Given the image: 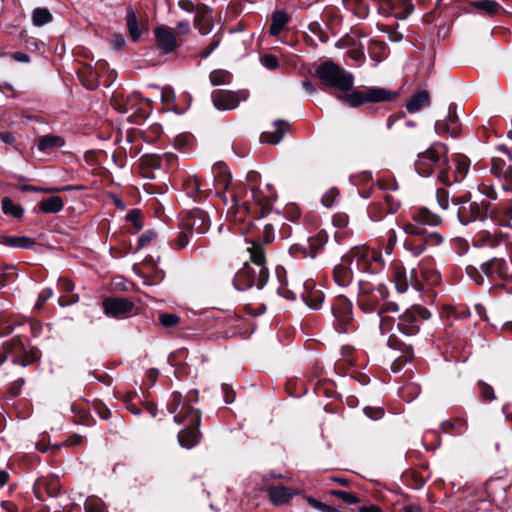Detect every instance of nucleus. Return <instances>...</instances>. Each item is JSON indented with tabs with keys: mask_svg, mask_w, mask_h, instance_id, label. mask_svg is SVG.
<instances>
[{
	"mask_svg": "<svg viewBox=\"0 0 512 512\" xmlns=\"http://www.w3.org/2000/svg\"><path fill=\"white\" fill-rule=\"evenodd\" d=\"M247 251L255 267L245 263L235 274L233 285L239 291H245L254 286L258 289H262L269 279V271L266 267L265 248L261 243L253 242L251 246L247 248Z\"/></svg>",
	"mask_w": 512,
	"mask_h": 512,
	"instance_id": "obj_1",
	"label": "nucleus"
},
{
	"mask_svg": "<svg viewBox=\"0 0 512 512\" xmlns=\"http://www.w3.org/2000/svg\"><path fill=\"white\" fill-rule=\"evenodd\" d=\"M448 147L442 142H435L430 147L421 152L415 161V170L422 177L435 175L438 180L440 171L447 165Z\"/></svg>",
	"mask_w": 512,
	"mask_h": 512,
	"instance_id": "obj_2",
	"label": "nucleus"
},
{
	"mask_svg": "<svg viewBox=\"0 0 512 512\" xmlns=\"http://www.w3.org/2000/svg\"><path fill=\"white\" fill-rule=\"evenodd\" d=\"M508 263L502 257H492L483 262L478 269L475 266L469 265L466 267V273L471 280L478 285L485 284V278L490 283L498 281L512 282V275L508 274Z\"/></svg>",
	"mask_w": 512,
	"mask_h": 512,
	"instance_id": "obj_3",
	"label": "nucleus"
},
{
	"mask_svg": "<svg viewBox=\"0 0 512 512\" xmlns=\"http://www.w3.org/2000/svg\"><path fill=\"white\" fill-rule=\"evenodd\" d=\"M344 260L355 263L358 271L371 275L382 272L385 267L381 252L367 246L351 248L344 254Z\"/></svg>",
	"mask_w": 512,
	"mask_h": 512,
	"instance_id": "obj_4",
	"label": "nucleus"
},
{
	"mask_svg": "<svg viewBox=\"0 0 512 512\" xmlns=\"http://www.w3.org/2000/svg\"><path fill=\"white\" fill-rule=\"evenodd\" d=\"M176 423H187V427L178 433V441L184 448H192L201 437L199 426L201 422V413L188 405H182L180 411L174 416Z\"/></svg>",
	"mask_w": 512,
	"mask_h": 512,
	"instance_id": "obj_5",
	"label": "nucleus"
},
{
	"mask_svg": "<svg viewBox=\"0 0 512 512\" xmlns=\"http://www.w3.org/2000/svg\"><path fill=\"white\" fill-rule=\"evenodd\" d=\"M38 359V350L34 347L26 346L19 335L5 341L3 343V351L0 352V366L10 360L14 365L26 367Z\"/></svg>",
	"mask_w": 512,
	"mask_h": 512,
	"instance_id": "obj_6",
	"label": "nucleus"
},
{
	"mask_svg": "<svg viewBox=\"0 0 512 512\" xmlns=\"http://www.w3.org/2000/svg\"><path fill=\"white\" fill-rule=\"evenodd\" d=\"M315 74L323 84L340 91H350L354 85L353 74L332 61L322 62L316 68Z\"/></svg>",
	"mask_w": 512,
	"mask_h": 512,
	"instance_id": "obj_7",
	"label": "nucleus"
},
{
	"mask_svg": "<svg viewBox=\"0 0 512 512\" xmlns=\"http://www.w3.org/2000/svg\"><path fill=\"white\" fill-rule=\"evenodd\" d=\"M359 292L357 296V305L361 311L366 314L378 312L381 302L388 297V289L382 283L373 284L371 282L360 280Z\"/></svg>",
	"mask_w": 512,
	"mask_h": 512,
	"instance_id": "obj_8",
	"label": "nucleus"
},
{
	"mask_svg": "<svg viewBox=\"0 0 512 512\" xmlns=\"http://www.w3.org/2000/svg\"><path fill=\"white\" fill-rule=\"evenodd\" d=\"M396 93L386 88L369 87L363 90H351L346 95H337L340 101L347 103L350 107H358L366 103H381L394 99Z\"/></svg>",
	"mask_w": 512,
	"mask_h": 512,
	"instance_id": "obj_9",
	"label": "nucleus"
},
{
	"mask_svg": "<svg viewBox=\"0 0 512 512\" xmlns=\"http://www.w3.org/2000/svg\"><path fill=\"white\" fill-rule=\"evenodd\" d=\"M331 312L334 317L333 327L337 332L347 334L356 330L353 305L346 296L339 295L334 298Z\"/></svg>",
	"mask_w": 512,
	"mask_h": 512,
	"instance_id": "obj_10",
	"label": "nucleus"
},
{
	"mask_svg": "<svg viewBox=\"0 0 512 512\" xmlns=\"http://www.w3.org/2000/svg\"><path fill=\"white\" fill-rule=\"evenodd\" d=\"M430 312L420 306H413L397 317V329L405 336H415L419 333L421 324L430 318Z\"/></svg>",
	"mask_w": 512,
	"mask_h": 512,
	"instance_id": "obj_11",
	"label": "nucleus"
},
{
	"mask_svg": "<svg viewBox=\"0 0 512 512\" xmlns=\"http://www.w3.org/2000/svg\"><path fill=\"white\" fill-rule=\"evenodd\" d=\"M470 170V160L462 154L447 160V165L440 171L438 181L446 186L461 182Z\"/></svg>",
	"mask_w": 512,
	"mask_h": 512,
	"instance_id": "obj_12",
	"label": "nucleus"
},
{
	"mask_svg": "<svg viewBox=\"0 0 512 512\" xmlns=\"http://www.w3.org/2000/svg\"><path fill=\"white\" fill-rule=\"evenodd\" d=\"M457 216L462 225H468L477 220L485 222L487 220V201L464 200L457 209Z\"/></svg>",
	"mask_w": 512,
	"mask_h": 512,
	"instance_id": "obj_13",
	"label": "nucleus"
},
{
	"mask_svg": "<svg viewBox=\"0 0 512 512\" xmlns=\"http://www.w3.org/2000/svg\"><path fill=\"white\" fill-rule=\"evenodd\" d=\"M392 278L395 283V287L399 293H405L411 286L416 291H422L424 284H422L417 269L410 271V276L407 275L406 269L399 264L393 266Z\"/></svg>",
	"mask_w": 512,
	"mask_h": 512,
	"instance_id": "obj_14",
	"label": "nucleus"
},
{
	"mask_svg": "<svg viewBox=\"0 0 512 512\" xmlns=\"http://www.w3.org/2000/svg\"><path fill=\"white\" fill-rule=\"evenodd\" d=\"M502 227H511L512 197L502 199L498 203L487 201V220Z\"/></svg>",
	"mask_w": 512,
	"mask_h": 512,
	"instance_id": "obj_15",
	"label": "nucleus"
},
{
	"mask_svg": "<svg viewBox=\"0 0 512 512\" xmlns=\"http://www.w3.org/2000/svg\"><path fill=\"white\" fill-rule=\"evenodd\" d=\"M400 208V201L386 193L383 199L373 201L367 208L369 218L374 222L383 220L388 214H394Z\"/></svg>",
	"mask_w": 512,
	"mask_h": 512,
	"instance_id": "obj_16",
	"label": "nucleus"
},
{
	"mask_svg": "<svg viewBox=\"0 0 512 512\" xmlns=\"http://www.w3.org/2000/svg\"><path fill=\"white\" fill-rule=\"evenodd\" d=\"M210 226L211 221L208 213L200 208L188 211L182 221L183 229L189 231L190 234H205L210 229Z\"/></svg>",
	"mask_w": 512,
	"mask_h": 512,
	"instance_id": "obj_17",
	"label": "nucleus"
},
{
	"mask_svg": "<svg viewBox=\"0 0 512 512\" xmlns=\"http://www.w3.org/2000/svg\"><path fill=\"white\" fill-rule=\"evenodd\" d=\"M105 315L112 318H122L132 313L135 304L129 299L120 297H107L102 302Z\"/></svg>",
	"mask_w": 512,
	"mask_h": 512,
	"instance_id": "obj_18",
	"label": "nucleus"
},
{
	"mask_svg": "<svg viewBox=\"0 0 512 512\" xmlns=\"http://www.w3.org/2000/svg\"><path fill=\"white\" fill-rule=\"evenodd\" d=\"M36 498L44 501L45 495L49 497H56L61 490L60 480L55 475L39 478L33 487Z\"/></svg>",
	"mask_w": 512,
	"mask_h": 512,
	"instance_id": "obj_19",
	"label": "nucleus"
},
{
	"mask_svg": "<svg viewBox=\"0 0 512 512\" xmlns=\"http://www.w3.org/2000/svg\"><path fill=\"white\" fill-rule=\"evenodd\" d=\"M460 121L456 115V106L450 105L448 115L444 120H437L435 123V131L438 135L448 134L457 137L460 134Z\"/></svg>",
	"mask_w": 512,
	"mask_h": 512,
	"instance_id": "obj_20",
	"label": "nucleus"
},
{
	"mask_svg": "<svg viewBox=\"0 0 512 512\" xmlns=\"http://www.w3.org/2000/svg\"><path fill=\"white\" fill-rule=\"evenodd\" d=\"M491 173L503 181L502 187L506 191H512V165L504 159L493 157L491 159Z\"/></svg>",
	"mask_w": 512,
	"mask_h": 512,
	"instance_id": "obj_21",
	"label": "nucleus"
},
{
	"mask_svg": "<svg viewBox=\"0 0 512 512\" xmlns=\"http://www.w3.org/2000/svg\"><path fill=\"white\" fill-rule=\"evenodd\" d=\"M473 245L478 248L496 249L502 246L508 247L507 236L501 233L482 231L473 239Z\"/></svg>",
	"mask_w": 512,
	"mask_h": 512,
	"instance_id": "obj_22",
	"label": "nucleus"
},
{
	"mask_svg": "<svg viewBox=\"0 0 512 512\" xmlns=\"http://www.w3.org/2000/svg\"><path fill=\"white\" fill-rule=\"evenodd\" d=\"M265 491L267 492L270 502L275 506L288 504L297 494L295 490L283 485H270L266 487Z\"/></svg>",
	"mask_w": 512,
	"mask_h": 512,
	"instance_id": "obj_23",
	"label": "nucleus"
},
{
	"mask_svg": "<svg viewBox=\"0 0 512 512\" xmlns=\"http://www.w3.org/2000/svg\"><path fill=\"white\" fill-rule=\"evenodd\" d=\"M213 105L218 110H232L238 107V96L227 90H214L211 94Z\"/></svg>",
	"mask_w": 512,
	"mask_h": 512,
	"instance_id": "obj_24",
	"label": "nucleus"
},
{
	"mask_svg": "<svg viewBox=\"0 0 512 512\" xmlns=\"http://www.w3.org/2000/svg\"><path fill=\"white\" fill-rule=\"evenodd\" d=\"M304 290L301 294L302 300L310 308L317 310L321 307L324 301V293L315 287V283L312 280H308L304 283Z\"/></svg>",
	"mask_w": 512,
	"mask_h": 512,
	"instance_id": "obj_25",
	"label": "nucleus"
},
{
	"mask_svg": "<svg viewBox=\"0 0 512 512\" xmlns=\"http://www.w3.org/2000/svg\"><path fill=\"white\" fill-rule=\"evenodd\" d=\"M154 35L157 41L158 48L164 53L168 54L173 52L177 47V39L175 35L164 27H157L154 29Z\"/></svg>",
	"mask_w": 512,
	"mask_h": 512,
	"instance_id": "obj_26",
	"label": "nucleus"
},
{
	"mask_svg": "<svg viewBox=\"0 0 512 512\" xmlns=\"http://www.w3.org/2000/svg\"><path fill=\"white\" fill-rule=\"evenodd\" d=\"M352 262L344 260V255L341 257V262L336 264L333 268V280L339 287H348L353 281V271L351 269Z\"/></svg>",
	"mask_w": 512,
	"mask_h": 512,
	"instance_id": "obj_27",
	"label": "nucleus"
},
{
	"mask_svg": "<svg viewBox=\"0 0 512 512\" xmlns=\"http://www.w3.org/2000/svg\"><path fill=\"white\" fill-rule=\"evenodd\" d=\"M273 125V131H266L261 134V142L276 145L281 142L285 133L290 130L289 123L281 119L276 120Z\"/></svg>",
	"mask_w": 512,
	"mask_h": 512,
	"instance_id": "obj_28",
	"label": "nucleus"
},
{
	"mask_svg": "<svg viewBox=\"0 0 512 512\" xmlns=\"http://www.w3.org/2000/svg\"><path fill=\"white\" fill-rule=\"evenodd\" d=\"M214 182L217 193L225 191L231 182V175L228 166L223 162H218L213 166Z\"/></svg>",
	"mask_w": 512,
	"mask_h": 512,
	"instance_id": "obj_29",
	"label": "nucleus"
},
{
	"mask_svg": "<svg viewBox=\"0 0 512 512\" xmlns=\"http://www.w3.org/2000/svg\"><path fill=\"white\" fill-rule=\"evenodd\" d=\"M430 105V95L427 90H421L411 95L406 103V109L409 113H416L421 108Z\"/></svg>",
	"mask_w": 512,
	"mask_h": 512,
	"instance_id": "obj_30",
	"label": "nucleus"
},
{
	"mask_svg": "<svg viewBox=\"0 0 512 512\" xmlns=\"http://www.w3.org/2000/svg\"><path fill=\"white\" fill-rule=\"evenodd\" d=\"M412 218L417 224L422 226L436 227L442 223L441 217L427 208H421L414 212Z\"/></svg>",
	"mask_w": 512,
	"mask_h": 512,
	"instance_id": "obj_31",
	"label": "nucleus"
},
{
	"mask_svg": "<svg viewBox=\"0 0 512 512\" xmlns=\"http://www.w3.org/2000/svg\"><path fill=\"white\" fill-rule=\"evenodd\" d=\"M290 16L284 10H275L271 15L269 33L271 36H278L284 27L289 23Z\"/></svg>",
	"mask_w": 512,
	"mask_h": 512,
	"instance_id": "obj_32",
	"label": "nucleus"
},
{
	"mask_svg": "<svg viewBox=\"0 0 512 512\" xmlns=\"http://www.w3.org/2000/svg\"><path fill=\"white\" fill-rule=\"evenodd\" d=\"M64 144L65 141L62 137L53 134L40 136L37 140V148L42 153L50 152L55 148H60L64 146Z\"/></svg>",
	"mask_w": 512,
	"mask_h": 512,
	"instance_id": "obj_33",
	"label": "nucleus"
},
{
	"mask_svg": "<svg viewBox=\"0 0 512 512\" xmlns=\"http://www.w3.org/2000/svg\"><path fill=\"white\" fill-rule=\"evenodd\" d=\"M126 25L132 41L137 42L141 38V30L138 25L137 12L132 6L126 10Z\"/></svg>",
	"mask_w": 512,
	"mask_h": 512,
	"instance_id": "obj_34",
	"label": "nucleus"
},
{
	"mask_svg": "<svg viewBox=\"0 0 512 512\" xmlns=\"http://www.w3.org/2000/svg\"><path fill=\"white\" fill-rule=\"evenodd\" d=\"M0 243L12 248H32L36 242L34 239L27 236H2Z\"/></svg>",
	"mask_w": 512,
	"mask_h": 512,
	"instance_id": "obj_35",
	"label": "nucleus"
},
{
	"mask_svg": "<svg viewBox=\"0 0 512 512\" xmlns=\"http://www.w3.org/2000/svg\"><path fill=\"white\" fill-rule=\"evenodd\" d=\"M183 189L187 196L192 198L204 195V191L201 190V182L196 175H189L183 180Z\"/></svg>",
	"mask_w": 512,
	"mask_h": 512,
	"instance_id": "obj_36",
	"label": "nucleus"
},
{
	"mask_svg": "<svg viewBox=\"0 0 512 512\" xmlns=\"http://www.w3.org/2000/svg\"><path fill=\"white\" fill-rule=\"evenodd\" d=\"M251 195L254 202L258 204L260 207L261 217H263L265 211H268L270 209L271 201L276 199V196L273 195L272 193L270 194V196H263L261 190L257 187L251 188Z\"/></svg>",
	"mask_w": 512,
	"mask_h": 512,
	"instance_id": "obj_37",
	"label": "nucleus"
},
{
	"mask_svg": "<svg viewBox=\"0 0 512 512\" xmlns=\"http://www.w3.org/2000/svg\"><path fill=\"white\" fill-rule=\"evenodd\" d=\"M64 207V202L60 196H51L39 203V209L43 213L56 214Z\"/></svg>",
	"mask_w": 512,
	"mask_h": 512,
	"instance_id": "obj_38",
	"label": "nucleus"
},
{
	"mask_svg": "<svg viewBox=\"0 0 512 512\" xmlns=\"http://www.w3.org/2000/svg\"><path fill=\"white\" fill-rule=\"evenodd\" d=\"M403 247L413 257H419L426 250L423 238H405Z\"/></svg>",
	"mask_w": 512,
	"mask_h": 512,
	"instance_id": "obj_39",
	"label": "nucleus"
},
{
	"mask_svg": "<svg viewBox=\"0 0 512 512\" xmlns=\"http://www.w3.org/2000/svg\"><path fill=\"white\" fill-rule=\"evenodd\" d=\"M1 210L5 215H10L16 219H19L24 214V209L21 205L15 204L9 197H4L1 201Z\"/></svg>",
	"mask_w": 512,
	"mask_h": 512,
	"instance_id": "obj_40",
	"label": "nucleus"
},
{
	"mask_svg": "<svg viewBox=\"0 0 512 512\" xmlns=\"http://www.w3.org/2000/svg\"><path fill=\"white\" fill-rule=\"evenodd\" d=\"M24 323L11 316L0 317V337L8 335L14 331L16 327L22 326Z\"/></svg>",
	"mask_w": 512,
	"mask_h": 512,
	"instance_id": "obj_41",
	"label": "nucleus"
},
{
	"mask_svg": "<svg viewBox=\"0 0 512 512\" xmlns=\"http://www.w3.org/2000/svg\"><path fill=\"white\" fill-rule=\"evenodd\" d=\"M328 241V235L325 231H319L315 235L308 238L307 242L311 252L315 253V257L319 250H321Z\"/></svg>",
	"mask_w": 512,
	"mask_h": 512,
	"instance_id": "obj_42",
	"label": "nucleus"
},
{
	"mask_svg": "<svg viewBox=\"0 0 512 512\" xmlns=\"http://www.w3.org/2000/svg\"><path fill=\"white\" fill-rule=\"evenodd\" d=\"M52 19V14L47 8H36L32 12V22L37 27L50 23Z\"/></svg>",
	"mask_w": 512,
	"mask_h": 512,
	"instance_id": "obj_43",
	"label": "nucleus"
},
{
	"mask_svg": "<svg viewBox=\"0 0 512 512\" xmlns=\"http://www.w3.org/2000/svg\"><path fill=\"white\" fill-rule=\"evenodd\" d=\"M421 282H425L428 285H437L441 281V274L434 269H428L422 265L419 266Z\"/></svg>",
	"mask_w": 512,
	"mask_h": 512,
	"instance_id": "obj_44",
	"label": "nucleus"
},
{
	"mask_svg": "<svg viewBox=\"0 0 512 512\" xmlns=\"http://www.w3.org/2000/svg\"><path fill=\"white\" fill-rule=\"evenodd\" d=\"M231 78V73L223 69L213 70L209 75L210 82L214 86L229 84Z\"/></svg>",
	"mask_w": 512,
	"mask_h": 512,
	"instance_id": "obj_45",
	"label": "nucleus"
},
{
	"mask_svg": "<svg viewBox=\"0 0 512 512\" xmlns=\"http://www.w3.org/2000/svg\"><path fill=\"white\" fill-rule=\"evenodd\" d=\"M289 253L295 258H315V253L311 252L309 245L296 243L290 246Z\"/></svg>",
	"mask_w": 512,
	"mask_h": 512,
	"instance_id": "obj_46",
	"label": "nucleus"
},
{
	"mask_svg": "<svg viewBox=\"0 0 512 512\" xmlns=\"http://www.w3.org/2000/svg\"><path fill=\"white\" fill-rule=\"evenodd\" d=\"M143 167L162 170L164 165L161 162L160 154H145L141 157Z\"/></svg>",
	"mask_w": 512,
	"mask_h": 512,
	"instance_id": "obj_47",
	"label": "nucleus"
},
{
	"mask_svg": "<svg viewBox=\"0 0 512 512\" xmlns=\"http://www.w3.org/2000/svg\"><path fill=\"white\" fill-rule=\"evenodd\" d=\"M17 278V269L13 265H7L4 267L0 274V286L5 287L13 283Z\"/></svg>",
	"mask_w": 512,
	"mask_h": 512,
	"instance_id": "obj_48",
	"label": "nucleus"
},
{
	"mask_svg": "<svg viewBox=\"0 0 512 512\" xmlns=\"http://www.w3.org/2000/svg\"><path fill=\"white\" fill-rule=\"evenodd\" d=\"M478 191L481 195L485 196L486 199L483 201H491L494 203L498 199V193L495 189V187L488 183V182H482L478 185Z\"/></svg>",
	"mask_w": 512,
	"mask_h": 512,
	"instance_id": "obj_49",
	"label": "nucleus"
},
{
	"mask_svg": "<svg viewBox=\"0 0 512 512\" xmlns=\"http://www.w3.org/2000/svg\"><path fill=\"white\" fill-rule=\"evenodd\" d=\"M380 318L379 329L382 335L388 334L394 328L396 317L394 315L378 314Z\"/></svg>",
	"mask_w": 512,
	"mask_h": 512,
	"instance_id": "obj_50",
	"label": "nucleus"
},
{
	"mask_svg": "<svg viewBox=\"0 0 512 512\" xmlns=\"http://www.w3.org/2000/svg\"><path fill=\"white\" fill-rule=\"evenodd\" d=\"M421 224L414 223H405L402 226L404 233L406 234V238H422L424 235L425 228L421 227Z\"/></svg>",
	"mask_w": 512,
	"mask_h": 512,
	"instance_id": "obj_51",
	"label": "nucleus"
},
{
	"mask_svg": "<svg viewBox=\"0 0 512 512\" xmlns=\"http://www.w3.org/2000/svg\"><path fill=\"white\" fill-rule=\"evenodd\" d=\"M161 162L164 165L162 170L171 172L178 165V156L172 152L160 154Z\"/></svg>",
	"mask_w": 512,
	"mask_h": 512,
	"instance_id": "obj_52",
	"label": "nucleus"
},
{
	"mask_svg": "<svg viewBox=\"0 0 512 512\" xmlns=\"http://www.w3.org/2000/svg\"><path fill=\"white\" fill-rule=\"evenodd\" d=\"M161 134V125L153 124L147 130L142 131V138L146 142L153 143L160 138Z\"/></svg>",
	"mask_w": 512,
	"mask_h": 512,
	"instance_id": "obj_53",
	"label": "nucleus"
},
{
	"mask_svg": "<svg viewBox=\"0 0 512 512\" xmlns=\"http://www.w3.org/2000/svg\"><path fill=\"white\" fill-rule=\"evenodd\" d=\"M474 6L485 11L488 15H495L501 8L500 5L492 0H482L474 3Z\"/></svg>",
	"mask_w": 512,
	"mask_h": 512,
	"instance_id": "obj_54",
	"label": "nucleus"
},
{
	"mask_svg": "<svg viewBox=\"0 0 512 512\" xmlns=\"http://www.w3.org/2000/svg\"><path fill=\"white\" fill-rule=\"evenodd\" d=\"M423 241L425 244V247L427 246H438L443 243L444 238L443 236L436 231L429 232L425 229L424 235H423Z\"/></svg>",
	"mask_w": 512,
	"mask_h": 512,
	"instance_id": "obj_55",
	"label": "nucleus"
},
{
	"mask_svg": "<svg viewBox=\"0 0 512 512\" xmlns=\"http://www.w3.org/2000/svg\"><path fill=\"white\" fill-rule=\"evenodd\" d=\"M85 512H106L104 503L95 497H90L84 504Z\"/></svg>",
	"mask_w": 512,
	"mask_h": 512,
	"instance_id": "obj_56",
	"label": "nucleus"
},
{
	"mask_svg": "<svg viewBox=\"0 0 512 512\" xmlns=\"http://www.w3.org/2000/svg\"><path fill=\"white\" fill-rule=\"evenodd\" d=\"M158 320L163 327L171 328L179 323L180 318L179 316L173 313H162L159 315Z\"/></svg>",
	"mask_w": 512,
	"mask_h": 512,
	"instance_id": "obj_57",
	"label": "nucleus"
},
{
	"mask_svg": "<svg viewBox=\"0 0 512 512\" xmlns=\"http://www.w3.org/2000/svg\"><path fill=\"white\" fill-rule=\"evenodd\" d=\"M126 220L133 224V226L136 229V232H139L143 228L141 212L138 209L130 210L126 215Z\"/></svg>",
	"mask_w": 512,
	"mask_h": 512,
	"instance_id": "obj_58",
	"label": "nucleus"
},
{
	"mask_svg": "<svg viewBox=\"0 0 512 512\" xmlns=\"http://www.w3.org/2000/svg\"><path fill=\"white\" fill-rule=\"evenodd\" d=\"M157 234L154 230L145 231L139 238L137 244V250L147 247L153 240H155Z\"/></svg>",
	"mask_w": 512,
	"mask_h": 512,
	"instance_id": "obj_59",
	"label": "nucleus"
},
{
	"mask_svg": "<svg viewBox=\"0 0 512 512\" xmlns=\"http://www.w3.org/2000/svg\"><path fill=\"white\" fill-rule=\"evenodd\" d=\"M330 493L331 495L341 499L343 502L348 504H356L359 502V498L356 495L346 491L332 490Z\"/></svg>",
	"mask_w": 512,
	"mask_h": 512,
	"instance_id": "obj_60",
	"label": "nucleus"
},
{
	"mask_svg": "<svg viewBox=\"0 0 512 512\" xmlns=\"http://www.w3.org/2000/svg\"><path fill=\"white\" fill-rule=\"evenodd\" d=\"M338 195V190L336 188H331L322 196L321 202L325 207L330 208L333 206Z\"/></svg>",
	"mask_w": 512,
	"mask_h": 512,
	"instance_id": "obj_61",
	"label": "nucleus"
},
{
	"mask_svg": "<svg viewBox=\"0 0 512 512\" xmlns=\"http://www.w3.org/2000/svg\"><path fill=\"white\" fill-rule=\"evenodd\" d=\"M221 42V37L220 36H214L213 39L211 40V42L209 43V45L204 48L201 53H200V58L201 59H206L208 58L212 52L219 46Z\"/></svg>",
	"mask_w": 512,
	"mask_h": 512,
	"instance_id": "obj_62",
	"label": "nucleus"
},
{
	"mask_svg": "<svg viewBox=\"0 0 512 512\" xmlns=\"http://www.w3.org/2000/svg\"><path fill=\"white\" fill-rule=\"evenodd\" d=\"M53 296V290L51 288H44L38 295V299L35 303V308L40 310L43 308L46 301Z\"/></svg>",
	"mask_w": 512,
	"mask_h": 512,
	"instance_id": "obj_63",
	"label": "nucleus"
},
{
	"mask_svg": "<svg viewBox=\"0 0 512 512\" xmlns=\"http://www.w3.org/2000/svg\"><path fill=\"white\" fill-rule=\"evenodd\" d=\"M436 199L439 206L446 210L449 207V192L444 188H439L436 191Z\"/></svg>",
	"mask_w": 512,
	"mask_h": 512,
	"instance_id": "obj_64",
	"label": "nucleus"
}]
</instances>
